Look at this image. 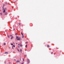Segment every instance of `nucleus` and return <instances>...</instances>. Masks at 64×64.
<instances>
[{
    "label": "nucleus",
    "instance_id": "6",
    "mask_svg": "<svg viewBox=\"0 0 64 64\" xmlns=\"http://www.w3.org/2000/svg\"><path fill=\"white\" fill-rule=\"evenodd\" d=\"M22 50L21 49L20 50V52L21 53H22Z\"/></svg>",
    "mask_w": 64,
    "mask_h": 64
},
{
    "label": "nucleus",
    "instance_id": "19",
    "mask_svg": "<svg viewBox=\"0 0 64 64\" xmlns=\"http://www.w3.org/2000/svg\"><path fill=\"white\" fill-rule=\"evenodd\" d=\"M15 35H16V36H17V33H16L15 34Z\"/></svg>",
    "mask_w": 64,
    "mask_h": 64
},
{
    "label": "nucleus",
    "instance_id": "23",
    "mask_svg": "<svg viewBox=\"0 0 64 64\" xmlns=\"http://www.w3.org/2000/svg\"><path fill=\"white\" fill-rule=\"evenodd\" d=\"M24 64V62H23L22 63H21V64Z\"/></svg>",
    "mask_w": 64,
    "mask_h": 64
},
{
    "label": "nucleus",
    "instance_id": "38",
    "mask_svg": "<svg viewBox=\"0 0 64 64\" xmlns=\"http://www.w3.org/2000/svg\"><path fill=\"white\" fill-rule=\"evenodd\" d=\"M20 60H21V59H20Z\"/></svg>",
    "mask_w": 64,
    "mask_h": 64
},
{
    "label": "nucleus",
    "instance_id": "17",
    "mask_svg": "<svg viewBox=\"0 0 64 64\" xmlns=\"http://www.w3.org/2000/svg\"><path fill=\"white\" fill-rule=\"evenodd\" d=\"M13 47H15V45H14L13 46Z\"/></svg>",
    "mask_w": 64,
    "mask_h": 64
},
{
    "label": "nucleus",
    "instance_id": "26",
    "mask_svg": "<svg viewBox=\"0 0 64 64\" xmlns=\"http://www.w3.org/2000/svg\"><path fill=\"white\" fill-rule=\"evenodd\" d=\"M19 25L20 26V25L21 24L20 23H19Z\"/></svg>",
    "mask_w": 64,
    "mask_h": 64
},
{
    "label": "nucleus",
    "instance_id": "14",
    "mask_svg": "<svg viewBox=\"0 0 64 64\" xmlns=\"http://www.w3.org/2000/svg\"><path fill=\"white\" fill-rule=\"evenodd\" d=\"M5 4H6V5H8V4L7 3H6Z\"/></svg>",
    "mask_w": 64,
    "mask_h": 64
},
{
    "label": "nucleus",
    "instance_id": "37",
    "mask_svg": "<svg viewBox=\"0 0 64 64\" xmlns=\"http://www.w3.org/2000/svg\"><path fill=\"white\" fill-rule=\"evenodd\" d=\"M16 44H18V43H16Z\"/></svg>",
    "mask_w": 64,
    "mask_h": 64
},
{
    "label": "nucleus",
    "instance_id": "39",
    "mask_svg": "<svg viewBox=\"0 0 64 64\" xmlns=\"http://www.w3.org/2000/svg\"><path fill=\"white\" fill-rule=\"evenodd\" d=\"M13 43H14V42H13Z\"/></svg>",
    "mask_w": 64,
    "mask_h": 64
},
{
    "label": "nucleus",
    "instance_id": "21",
    "mask_svg": "<svg viewBox=\"0 0 64 64\" xmlns=\"http://www.w3.org/2000/svg\"><path fill=\"white\" fill-rule=\"evenodd\" d=\"M10 37H11V36H12V35H10Z\"/></svg>",
    "mask_w": 64,
    "mask_h": 64
},
{
    "label": "nucleus",
    "instance_id": "4",
    "mask_svg": "<svg viewBox=\"0 0 64 64\" xmlns=\"http://www.w3.org/2000/svg\"><path fill=\"white\" fill-rule=\"evenodd\" d=\"M28 62L29 63V62H30V60H29V59H28L27 60Z\"/></svg>",
    "mask_w": 64,
    "mask_h": 64
},
{
    "label": "nucleus",
    "instance_id": "29",
    "mask_svg": "<svg viewBox=\"0 0 64 64\" xmlns=\"http://www.w3.org/2000/svg\"><path fill=\"white\" fill-rule=\"evenodd\" d=\"M5 10H6L7 9L6 8H5Z\"/></svg>",
    "mask_w": 64,
    "mask_h": 64
},
{
    "label": "nucleus",
    "instance_id": "35",
    "mask_svg": "<svg viewBox=\"0 0 64 64\" xmlns=\"http://www.w3.org/2000/svg\"><path fill=\"white\" fill-rule=\"evenodd\" d=\"M9 49H10V47H9Z\"/></svg>",
    "mask_w": 64,
    "mask_h": 64
},
{
    "label": "nucleus",
    "instance_id": "10",
    "mask_svg": "<svg viewBox=\"0 0 64 64\" xmlns=\"http://www.w3.org/2000/svg\"><path fill=\"white\" fill-rule=\"evenodd\" d=\"M7 12H6L5 14L6 15H7Z\"/></svg>",
    "mask_w": 64,
    "mask_h": 64
},
{
    "label": "nucleus",
    "instance_id": "8",
    "mask_svg": "<svg viewBox=\"0 0 64 64\" xmlns=\"http://www.w3.org/2000/svg\"><path fill=\"white\" fill-rule=\"evenodd\" d=\"M17 50H18V51L19 52H20V51H19V49H18V48H17Z\"/></svg>",
    "mask_w": 64,
    "mask_h": 64
},
{
    "label": "nucleus",
    "instance_id": "36",
    "mask_svg": "<svg viewBox=\"0 0 64 64\" xmlns=\"http://www.w3.org/2000/svg\"><path fill=\"white\" fill-rule=\"evenodd\" d=\"M5 63H6V62H5Z\"/></svg>",
    "mask_w": 64,
    "mask_h": 64
},
{
    "label": "nucleus",
    "instance_id": "9",
    "mask_svg": "<svg viewBox=\"0 0 64 64\" xmlns=\"http://www.w3.org/2000/svg\"><path fill=\"white\" fill-rule=\"evenodd\" d=\"M20 62L19 60L17 61H16L17 63H18V62Z\"/></svg>",
    "mask_w": 64,
    "mask_h": 64
},
{
    "label": "nucleus",
    "instance_id": "40",
    "mask_svg": "<svg viewBox=\"0 0 64 64\" xmlns=\"http://www.w3.org/2000/svg\"><path fill=\"white\" fill-rule=\"evenodd\" d=\"M15 2H16V1Z\"/></svg>",
    "mask_w": 64,
    "mask_h": 64
},
{
    "label": "nucleus",
    "instance_id": "7",
    "mask_svg": "<svg viewBox=\"0 0 64 64\" xmlns=\"http://www.w3.org/2000/svg\"><path fill=\"white\" fill-rule=\"evenodd\" d=\"M47 47L48 48H49V47H50V46H49V45H47Z\"/></svg>",
    "mask_w": 64,
    "mask_h": 64
},
{
    "label": "nucleus",
    "instance_id": "3",
    "mask_svg": "<svg viewBox=\"0 0 64 64\" xmlns=\"http://www.w3.org/2000/svg\"><path fill=\"white\" fill-rule=\"evenodd\" d=\"M18 45H20V46L21 47H22V44H18Z\"/></svg>",
    "mask_w": 64,
    "mask_h": 64
},
{
    "label": "nucleus",
    "instance_id": "11",
    "mask_svg": "<svg viewBox=\"0 0 64 64\" xmlns=\"http://www.w3.org/2000/svg\"><path fill=\"white\" fill-rule=\"evenodd\" d=\"M13 37L12 36L11 38V39H13Z\"/></svg>",
    "mask_w": 64,
    "mask_h": 64
},
{
    "label": "nucleus",
    "instance_id": "18",
    "mask_svg": "<svg viewBox=\"0 0 64 64\" xmlns=\"http://www.w3.org/2000/svg\"><path fill=\"white\" fill-rule=\"evenodd\" d=\"M25 57H27V55H25Z\"/></svg>",
    "mask_w": 64,
    "mask_h": 64
},
{
    "label": "nucleus",
    "instance_id": "1",
    "mask_svg": "<svg viewBox=\"0 0 64 64\" xmlns=\"http://www.w3.org/2000/svg\"><path fill=\"white\" fill-rule=\"evenodd\" d=\"M16 38L17 40H19V41H20V40H21V38H20V37L18 38V36H16Z\"/></svg>",
    "mask_w": 64,
    "mask_h": 64
},
{
    "label": "nucleus",
    "instance_id": "24",
    "mask_svg": "<svg viewBox=\"0 0 64 64\" xmlns=\"http://www.w3.org/2000/svg\"><path fill=\"white\" fill-rule=\"evenodd\" d=\"M4 45H6V43H4Z\"/></svg>",
    "mask_w": 64,
    "mask_h": 64
},
{
    "label": "nucleus",
    "instance_id": "30",
    "mask_svg": "<svg viewBox=\"0 0 64 64\" xmlns=\"http://www.w3.org/2000/svg\"><path fill=\"white\" fill-rule=\"evenodd\" d=\"M9 64H11V62H9Z\"/></svg>",
    "mask_w": 64,
    "mask_h": 64
},
{
    "label": "nucleus",
    "instance_id": "22",
    "mask_svg": "<svg viewBox=\"0 0 64 64\" xmlns=\"http://www.w3.org/2000/svg\"><path fill=\"white\" fill-rule=\"evenodd\" d=\"M23 61H24V58H23Z\"/></svg>",
    "mask_w": 64,
    "mask_h": 64
},
{
    "label": "nucleus",
    "instance_id": "2",
    "mask_svg": "<svg viewBox=\"0 0 64 64\" xmlns=\"http://www.w3.org/2000/svg\"><path fill=\"white\" fill-rule=\"evenodd\" d=\"M3 10V13H5V8H2Z\"/></svg>",
    "mask_w": 64,
    "mask_h": 64
},
{
    "label": "nucleus",
    "instance_id": "28",
    "mask_svg": "<svg viewBox=\"0 0 64 64\" xmlns=\"http://www.w3.org/2000/svg\"><path fill=\"white\" fill-rule=\"evenodd\" d=\"M18 46V47L19 48V47H20V46Z\"/></svg>",
    "mask_w": 64,
    "mask_h": 64
},
{
    "label": "nucleus",
    "instance_id": "5",
    "mask_svg": "<svg viewBox=\"0 0 64 64\" xmlns=\"http://www.w3.org/2000/svg\"><path fill=\"white\" fill-rule=\"evenodd\" d=\"M4 6H5V4H4L3 5L2 7V9L4 8Z\"/></svg>",
    "mask_w": 64,
    "mask_h": 64
},
{
    "label": "nucleus",
    "instance_id": "15",
    "mask_svg": "<svg viewBox=\"0 0 64 64\" xmlns=\"http://www.w3.org/2000/svg\"><path fill=\"white\" fill-rule=\"evenodd\" d=\"M10 45H13V44H11Z\"/></svg>",
    "mask_w": 64,
    "mask_h": 64
},
{
    "label": "nucleus",
    "instance_id": "13",
    "mask_svg": "<svg viewBox=\"0 0 64 64\" xmlns=\"http://www.w3.org/2000/svg\"><path fill=\"white\" fill-rule=\"evenodd\" d=\"M27 44H26V48H27Z\"/></svg>",
    "mask_w": 64,
    "mask_h": 64
},
{
    "label": "nucleus",
    "instance_id": "27",
    "mask_svg": "<svg viewBox=\"0 0 64 64\" xmlns=\"http://www.w3.org/2000/svg\"><path fill=\"white\" fill-rule=\"evenodd\" d=\"M8 38H9L10 37L9 36H8Z\"/></svg>",
    "mask_w": 64,
    "mask_h": 64
},
{
    "label": "nucleus",
    "instance_id": "25",
    "mask_svg": "<svg viewBox=\"0 0 64 64\" xmlns=\"http://www.w3.org/2000/svg\"><path fill=\"white\" fill-rule=\"evenodd\" d=\"M0 15H2V13H0Z\"/></svg>",
    "mask_w": 64,
    "mask_h": 64
},
{
    "label": "nucleus",
    "instance_id": "12",
    "mask_svg": "<svg viewBox=\"0 0 64 64\" xmlns=\"http://www.w3.org/2000/svg\"><path fill=\"white\" fill-rule=\"evenodd\" d=\"M24 35H23L22 36V38H24Z\"/></svg>",
    "mask_w": 64,
    "mask_h": 64
},
{
    "label": "nucleus",
    "instance_id": "31",
    "mask_svg": "<svg viewBox=\"0 0 64 64\" xmlns=\"http://www.w3.org/2000/svg\"><path fill=\"white\" fill-rule=\"evenodd\" d=\"M12 49H13V46H12Z\"/></svg>",
    "mask_w": 64,
    "mask_h": 64
},
{
    "label": "nucleus",
    "instance_id": "33",
    "mask_svg": "<svg viewBox=\"0 0 64 64\" xmlns=\"http://www.w3.org/2000/svg\"><path fill=\"white\" fill-rule=\"evenodd\" d=\"M26 43H28V42H26Z\"/></svg>",
    "mask_w": 64,
    "mask_h": 64
},
{
    "label": "nucleus",
    "instance_id": "32",
    "mask_svg": "<svg viewBox=\"0 0 64 64\" xmlns=\"http://www.w3.org/2000/svg\"><path fill=\"white\" fill-rule=\"evenodd\" d=\"M51 54H53V52H52V53H51Z\"/></svg>",
    "mask_w": 64,
    "mask_h": 64
},
{
    "label": "nucleus",
    "instance_id": "20",
    "mask_svg": "<svg viewBox=\"0 0 64 64\" xmlns=\"http://www.w3.org/2000/svg\"><path fill=\"white\" fill-rule=\"evenodd\" d=\"M8 52H6L5 53V54H8Z\"/></svg>",
    "mask_w": 64,
    "mask_h": 64
},
{
    "label": "nucleus",
    "instance_id": "34",
    "mask_svg": "<svg viewBox=\"0 0 64 64\" xmlns=\"http://www.w3.org/2000/svg\"><path fill=\"white\" fill-rule=\"evenodd\" d=\"M14 30H15V29L14 28Z\"/></svg>",
    "mask_w": 64,
    "mask_h": 64
},
{
    "label": "nucleus",
    "instance_id": "16",
    "mask_svg": "<svg viewBox=\"0 0 64 64\" xmlns=\"http://www.w3.org/2000/svg\"><path fill=\"white\" fill-rule=\"evenodd\" d=\"M21 33L22 35H23V33H22V32H21Z\"/></svg>",
    "mask_w": 64,
    "mask_h": 64
}]
</instances>
